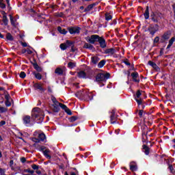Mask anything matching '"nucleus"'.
Returning a JSON list of instances; mask_svg holds the SVG:
<instances>
[{
    "label": "nucleus",
    "instance_id": "55",
    "mask_svg": "<svg viewBox=\"0 0 175 175\" xmlns=\"http://www.w3.org/2000/svg\"><path fill=\"white\" fill-rule=\"evenodd\" d=\"M139 117H143V110H140L139 112Z\"/></svg>",
    "mask_w": 175,
    "mask_h": 175
},
{
    "label": "nucleus",
    "instance_id": "34",
    "mask_svg": "<svg viewBox=\"0 0 175 175\" xmlns=\"http://www.w3.org/2000/svg\"><path fill=\"white\" fill-rule=\"evenodd\" d=\"M0 8L1 9L6 8V4H5V1H3V0H0Z\"/></svg>",
    "mask_w": 175,
    "mask_h": 175
},
{
    "label": "nucleus",
    "instance_id": "52",
    "mask_svg": "<svg viewBox=\"0 0 175 175\" xmlns=\"http://www.w3.org/2000/svg\"><path fill=\"white\" fill-rule=\"evenodd\" d=\"M5 100H10V96L9 94H6L5 96Z\"/></svg>",
    "mask_w": 175,
    "mask_h": 175
},
{
    "label": "nucleus",
    "instance_id": "9",
    "mask_svg": "<svg viewBox=\"0 0 175 175\" xmlns=\"http://www.w3.org/2000/svg\"><path fill=\"white\" fill-rule=\"evenodd\" d=\"M110 116V122L111 124H116V121H117V117L116 116V111L112 110Z\"/></svg>",
    "mask_w": 175,
    "mask_h": 175
},
{
    "label": "nucleus",
    "instance_id": "4",
    "mask_svg": "<svg viewBox=\"0 0 175 175\" xmlns=\"http://www.w3.org/2000/svg\"><path fill=\"white\" fill-rule=\"evenodd\" d=\"M99 39V36L98 35H92L90 37H88L86 38L87 42L91 43V44H94L95 42H98Z\"/></svg>",
    "mask_w": 175,
    "mask_h": 175
},
{
    "label": "nucleus",
    "instance_id": "45",
    "mask_svg": "<svg viewBox=\"0 0 175 175\" xmlns=\"http://www.w3.org/2000/svg\"><path fill=\"white\" fill-rule=\"evenodd\" d=\"M60 107H62V109H63V110H66V109H68V107H66V105L61 103L59 105Z\"/></svg>",
    "mask_w": 175,
    "mask_h": 175
},
{
    "label": "nucleus",
    "instance_id": "43",
    "mask_svg": "<svg viewBox=\"0 0 175 175\" xmlns=\"http://www.w3.org/2000/svg\"><path fill=\"white\" fill-rule=\"evenodd\" d=\"M76 120H77V117H76V116H72L70 118V122H75V121H76Z\"/></svg>",
    "mask_w": 175,
    "mask_h": 175
},
{
    "label": "nucleus",
    "instance_id": "41",
    "mask_svg": "<svg viewBox=\"0 0 175 175\" xmlns=\"http://www.w3.org/2000/svg\"><path fill=\"white\" fill-rule=\"evenodd\" d=\"M6 38L8 40H13V36H12V34L10 33H8Z\"/></svg>",
    "mask_w": 175,
    "mask_h": 175
},
{
    "label": "nucleus",
    "instance_id": "15",
    "mask_svg": "<svg viewBox=\"0 0 175 175\" xmlns=\"http://www.w3.org/2000/svg\"><path fill=\"white\" fill-rule=\"evenodd\" d=\"M1 13L3 16V23L4 25H8L9 21L8 20V16H6V12H5V11H1Z\"/></svg>",
    "mask_w": 175,
    "mask_h": 175
},
{
    "label": "nucleus",
    "instance_id": "18",
    "mask_svg": "<svg viewBox=\"0 0 175 175\" xmlns=\"http://www.w3.org/2000/svg\"><path fill=\"white\" fill-rule=\"evenodd\" d=\"M77 76L79 79H87V74L84 71H79L77 73Z\"/></svg>",
    "mask_w": 175,
    "mask_h": 175
},
{
    "label": "nucleus",
    "instance_id": "30",
    "mask_svg": "<svg viewBox=\"0 0 175 175\" xmlns=\"http://www.w3.org/2000/svg\"><path fill=\"white\" fill-rule=\"evenodd\" d=\"M105 65H106V60H101L98 64V68H103Z\"/></svg>",
    "mask_w": 175,
    "mask_h": 175
},
{
    "label": "nucleus",
    "instance_id": "7",
    "mask_svg": "<svg viewBox=\"0 0 175 175\" xmlns=\"http://www.w3.org/2000/svg\"><path fill=\"white\" fill-rule=\"evenodd\" d=\"M97 42H98L100 47H101V49H106L107 44H106V40H105V38H103V37H98V40Z\"/></svg>",
    "mask_w": 175,
    "mask_h": 175
},
{
    "label": "nucleus",
    "instance_id": "46",
    "mask_svg": "<svg viewBox=\"0 0 175 175\" xmlns=\"http://www.w3.org/2000/svg\"><path fill=\"white\" fill-rule=\"evenodd\" d=\"M66 113H67V114H68V116H72V111H70V109H69L68 108H67L65 110Z\"/></svg>",
    "mask_w": 175,
    "mask_h": 175
},
{
    "label": "nucleus",
    "instance_id": "63",
    "mask_svg": "<svg viewBox=\"0 0 175 175\" xmlns=\"http://www.w3.org/2000/svg\"><path fill=\"white\" fill-rule=\"evenodd\" d=\"M124 64H126L127 66L131 65V63L128 62H125Z\"/></svg>",
    "mask_w": 175,
    "mask_h": 175
},
{
    "label": "nucleus",
    "instance_id": "17",
    "mask_svg": "<svg viewBox=\"0 0 175 175\" xmlns=\"http://www.w3.org/2000/svg\"><path fill=\"white\" fill-rule=\"evenodd\" d=\"M131 77L133 78V81L135 83H139L140 81V79H139V73L137 72H133L131 74Z\"/></svg>",
    "mask_w": 175,
    "mask_h": 175
},
{
    "label": "nucleus",
    "instance_id": "26",
    "mask_svg": "<svg viewBox=\"0 0 175 175\" xmlns=\"http://www.w3.org/2000/svg\"><path fill=\"white\" fill-rule=\"evenodd\" d=\"M83 48L88 49L89 50H94V46L88 43H85L83 46Z\"/></svg>",
    "mask_w": 175,
    "mask_h": 175
},
{
    "label": "nucleus",
    "instance_id": "1",
    "mask_svg": "<svg viewBox=\"0 0 175 175\" xmlns=\"http://www.w3.org/2000/svg\"><path fill=\"white\" fill-rule=\"evenodd\" d=\"M31 118L36 121L37 124H40L44 118V113L40 108H34L31 112Z\"/></svg>",
    "mask_w": 175,
    "mask_h": 175
},
{
    "label": "nucleus",
    "instance_id": "57",
    "mask_svg": "<svg viewBox=\"0 0 175 175\" xmlns=\"http://www.w3.org/2000/svg\"><path fill=\"white\" fill-rule=\"evenodd\" d=\"M51 100H52L53 103H55V101L57 100V98H55V97H52Z\"/></svg>",
    "mask_w": 175,
    "mask_h": 175
},
{
    "label": "nucleus",
    "instance_id": "51",
    "mask_svg": "<svg viewBox=\"0 0 175 175\" xmlns=\"http://www.w3.org/2000/svg\"><path fill=\"white\" fill-rule=\"evenodd\" d=\"M21 161L22 162V163H25V162H27V159L25 157H22L21 159Z\"/></svg>",
    "mask_w": 175,
    "mask_h": 175
},
{
    "label": "nucleus",
    "instance_id": "60",
    "mask_svg": "<svg viewBox=\"0 0 175 175\" xmlns=\"http://www.w3.org/2000/svg\"><path fill=\"white\" fill-rule=\"evenodd\" d=\"M7 5H8V6H10V0H5Z\"/></svg>",
    "mask_w": 175,
    "mask_h": 175
},
{
    "label": "nucleus",
    "instance_id": "33",
    "mask_svg": "<svg viewBox=\"0 0 175 175\" xmlns=\"http://www.w3.org/2000/svg\"><path fill=\"white\" fill-rule=\"evenodd\" d=\"M33 75L38 80H42V75L40 73L33 72Z\"/></svg>",
    "mask_w": 175,
    "mask_h": 175
},
{
    "label": "nucleus",
    "instance_id": "25",
    "mask_svg": "<svg viewBox=\"0 0 175 175\" xmlns=\"http://www.w3.org/2000/svg\"><path fill=\"white\" fill-rule=\"evenodd\" d=\"M148 65H150V66H152V68H153V69H157L158 68V66L154 62L149 61L148 62Z\"/></svg>",
    "mask_w": 175,
    "mask_h": 175
},
{
    "label": "nucleus",
    "instance_id": "23",
    "mask_svg": "<svg viewBox=\"0 0 175 175\" xmlns=\"http://www.w3.org/2000/svg\"><path fill=\"white\" fill-rule=\"evenodd\" d=\"M144 16L146 20H148V18H150V12L148 11V7L146 8V10H145Z\"/></svg>",
    "mask_w": 175,
    "mask_h": 175
},
{
    "label": "nucleus",
    "instance_id": "20",
    "mask_svg": "<svg viewBox=\"0 0 175 175\" xmlns=\"http://www.w3.org/2000/svg\"><path fill=\"white\" fill-rule=\"evenodd\" d=\"M50 152H51V151H50V150H49V149H46L43 151V154H44V157H46V158H47V159H51V156H50Z\"/></svg>",
    "mask_w": 175,
    "mask_h": 175
},
{
    "label": "nucleus",
    "instance_id": "22",
    "mask_svg": "<svg viewBox=\"0 0 175 175\" xmlns=\"http://www.w3.org/2000/svg\"><path fill=\"white\" fill-rule=\"evenodd\" d=\"M57 31L62 35H66V33H68V31H66L65 29H62V27H57Z\"/></svg>",
    "mask_w": 175,
    "mask_h": 175
},
{
    "label": "nucleus",
    "instance_id": "56",
    "mask_svg": "<svg viewBox=\"0 0 175 175\" xmlns=\"http://www.w3.org/2000/svg\"><path fill=\"white\" fill-rule=\"evenodd\" d=\"M85 95V96H89L90 97V96H91L92 94H91V93H90L88 92H86Z\"/></svg>",
    "mask_w": 175,
    "mask_h": 175
},
{
    "label": "nucleus",
    "instance_id": "31",
    "mask_svg": "<svg viewBox=\"0 0 175 175\" xmlns=\"http://www.w3.org/2000/svg\"><path fill=\"white\" fill-rule=\"evenodd\" d=\"M130 169L132 172H135V170H137V166H136V165H133L132 163H131Z\"/></svg>",
    "mask_w": 175,
    "mask_h": 175
},
{
    "label": "nucleus",
    "instance_id": "54",
    "mask_svg": "<svg viewBox=\"0 0 175 175\" xmlns=\"http://www.w3.org/2000/svg\"><path fill=\"white\" fill-rule=\"evenodd\" d=\"M25 53H27V54H32L33 52L29 49H28L25 51Z\"/></svg>",
    "mask_w": 175,
    "mask_h": 175
},
{
    "label": "nucleus",
    "instance_id": "35",
    "mask_svg": "<svg viewBox=\"0 0 175 175\" xmlns=\"http://www.w3.org/2000/svg\"><path fill=\"white\" fill-rule=\"evenodd\" d=\"M68 66L70 69H73V68H75L76 66V63H73L72 62H70L68 64Z\"/></svg>",
    "mask_w": 175,
    "mask_h": 175
},
{
    "label": "nucleus",
    "instance_id": "16",
    "mask_svg": "<svg viewBox=\"0 0 175 175\" xmlns=\"http://www.w3.org/2000/svg\"><path fill=\"white\" fill-rule=\"evenodd\" d=\"M17 18H14L12 15H10V20L11 22L12 25H14V27H16V25H18V23H17Z\"/></svg>",
    "mask_w": 175,
    "mask_h": 175
},
{
    "label": "nucleus",
    "instance_id": "28",
    "mask_svg": "<svg viewBox=\"0 0 175 175\" xmlns=\"http://www.w3.org/2000/svg\"><path fill=\"white\" fill-rule=\"evenodd\" d=\"M95 5V4H90L89 5L85 10L83 12H90V10H92V9L94 8V6Z\"/></svg>",
    "mask_w": 175,
    "mask_h": 175
},
{
    "label": "nucleus",
    "instance_id": "38",
    "mask_svg": "<svg viewBox=\"0 0 175 175\" xmlns=\"http://www.w3.org/2000/svg\"><path fill=\"white\" fill-rule=\"evenodd\" d=\"M8 111V108L0 107V113H6Z\"/></svg>",
    "mask_w": 175,
    "mask_h": 175
},
{
    "label": "nucleus",
    "instance_id": "37",
    "mask_svg": "<svg viewBox=\"0 0 175 175\" xmlns=\"http://www.w3.org/2000/svg\"><path fill=\"white\" fill-rule=\"evenodd\" d=\"M33 68L38 72H42V68H40V67L39 66V65H38V64H33Z\"/></svg>",
    "mask_w": 175,
    "mask_h": 175
},
{
    "label": "nucleus",
    "instance_id": "3",
    "mask_svg": "<svg viewBox=\"0 0 175 175\" xmlns=\"http://www.w3.org/2000/svg\"><path fill=\"white\" fill-rule=\"evenodd\" d=\"M135 100L137 102L138 106H142V109H144V105H143V98H140L142 96V92L140 90L137 91L135 94H134Z\"/></svg>",
    "mask_w": 175,
    "mask_h": 175
},
{
    "label": "nucleus",
    "instance_id": "27",
    "mask_svg": "<svg viewBox=\"0 0 175 175\" xmlns=\"http://www.w3.org/2000/svg\"><path fill=\"white\" fill-rule=\"evenodd\" d=\"M34 88L36 90H40V91H44V89H43V88L42 87V85L39 84V83H36L34 84Z\"/></svg>",
    "mask_w": 175,
    "mask_h": 175
},
{
    "label": "nucleus",
    "instance_id": "8",
    "mask_svg": "<svg viewBox=\"0 0 175 175\" xmlns=\"http://www.w3.org/2000/svg\"><path fill=\"white\" fill-rule=\"evenodd\" d=\"M72 44V42L67 40L66 43H63L60 44V49L61 50H63V51L66 50L68 47H70Z\"/></svg>",
    "mask_w": 175,
    "mask_h": 175
},
{
    "label": "nucleus",
    "instance_id": "12",
    "mask_svg": "<svg viewBox=\"0 0 175 175\" xmlns=\"http://www.w3.org/2000/svg\"><path fill=\"white\" fill-rule=\"evenodd\" d=\"M158 31V25H155L154 26H150L149 28V32L150 35H155V33Z\"/></svg>",
    "mask_w": 175,
    "mask_h": 175
},
{
    "label": "nucleus",
    "instance_id": "47",
    "mask_svg": "<svg viewBox=\"0 0 175 175\" xmlns=\"http://www.w3.org/2000/svg\"><path fill=\"white\" fill-rule=\"evenodd\" d=\"M60 105H61V103L58 102L57 100H56L55 103H53V106L59 107Z\"/></svg>",
    "mask_w": 175,
    "mask_h": 175
},
{
    "label": "nucleus",
    "instance_id": "10",
    "mask_svg": "<svg viewBox=\"0 0 175 175\" xmlns=\"http://www.w3.org/2000/svg\"><path fill=\"white\" fill-rule=\"evenodd\" d=\"M152 21L154 23H158L161 20V14L155 13L151 15Z\"/></svg>",
    "mask_w": 175,
    "mask_h": 175
},
{
    "label": "nucleus",
    "instance_id": "50",
    "mask_svg": "<svg viewBox=\"0 0 175 175\" xmlns=\"http://www.w3.org/2000/svg\"><path fill=\"white\" fill-rule=\"evenodd\" d=\"M6 122L5 120H2L0 122V126H3V125H5Z\"/></svg>",
    "mask_w": 175,
    "mask_h": 175
},
{
    "label": "nucleus",
    "instance_id": "64",
    "mask_svg": "<svg viewBox=\"0 0 175 175\" xmlns=\"http://www.w3.org/2000/svg\"><path fill=\"white\" fill-rule=\"evenodd\" d=\"M0 38H1V39H3V38H4L3 35H2V33H0Z\"/></svg>",
    "mask_w": 175,
    "mask_h": 175
},
{
    "label": "nucleus",
    "instance_id": "19",
    "mask_svg": "<svg viewBox=\"0 0 175 175\" xmlns=\"http://www.w3.org/2000/svg\"><path fill=\"white\" fill-rule=\"evenodd\" d=\"M175 42V36L171 38V39L168 42V45L167 46V50H169L172 46H173V43Z\"/></svg>",
    "mask_w": 175,
    "mask_h": 175
},
{
    "label": "nucleus",
    "instance_id": "13",
    "mask_svg": "<svg viewBox=\"0 0 175 175\" xmlns=\"http://www.w3.org/2000/svg\"><path fill=\"white\" fill-rule=\"evenodd\" d=\"M170 39V33L165 32L163 33V35L161 36V43H163L165 40H169Z\"/></svg>",
    "mask_w": 175,
    "mask_h": 175
},
{
    "label": "nucleus",
    "instance_id": "6",
    "mask_svg": "<svg viewBox=\"0 0 175 175\" xmlns=\"http://www.w3.org/2000/svg\"><path fill=\"white\" fill-rule=\"evenodd\" d=\"M23 124L25 126H31L32 124H31V116H25L23 118Z\"/></svg>",
    "mask_w": 175,
    "mask_h": 175
},
{
    "label": "nucleus",
    "instance_id": "24",
    "mask_svg": "<svg viewBox=\"0 0 175 175\" xmlns=\"http://www.w3.org/2000/svg\"><path fill=\"white\" fill-rule=\"evenodd\" d=\"M99 57L94 56L92 57V64H94V65H96V64H98V62H99Z\"/></svg>",
    "mask_w": 175,
    "mask_h": 175
},
{
    "label": "nucleus",
    "instance_id": "62",
    "mask_svg": "<svg viewBox=\"0 0 175 175\" xmlns=\"http://www.w3.org/2000/svg\"><path fill=\"white\" fill-rule=\"evenodd\" d=\"M23 47H27V43H25V42L23 43Z\"/></svg>",
    "mask_w": 175,
    "mask_h": 175
},
{
    "label": "nucleus",
    "instance_id": "5",
    "mask_svg": "<svg viewBox=\"0 0 175 175\" xmlns=\"http://www.w3.org/2000/svg\"><path fill=\"white\" fill-rule=\"evenodd\" d=\"M46 139V135L44 133H40L38 135V138H32V141L34 142V143H40V142H44V139Z\"/></svg>",
    "mask_w": 175,
    "mask_h": 175
},
{
    "label": "nucleus",
    "instance_id": "40",
    "mask_svg": "<svg viewBox=\"0 0 175 175\" xmlns=\"http://www.w3.org/2000/svg\"><path fill=\"white\" fill-rule=\"evenodd\" d=\"M26 76H27V75L25 74V72H23V71L21 72V73H20L21 79H25Z\"/></svg>",
    "mask_w": 175,
    "mask_h": 175
},
{
    "label": "nucleus",
    "instance_id": "21",
    "mask_svg": "<svg viewBox=\"0 0 175 175\" xmlns=\"http://www.w3.org/2000/svg\"><path fill=\"white\" fill-rule=\"evenodd\" d=\"M143 151L146 155H148L150 154V148L146 145H143Z\"/></svg>",
    "mask_w": 175,
    "mask_h": 175
},
{
    "label": "nucleus",
    "instance_id": "61",
    "mask_svg": "<svg viewBox=\"0 0 175 175\" xmlns=\"http://www.w3.org/2000/svg\"><path fill=\"white\" fill-rule=\"evenodd\" d=\"M172 8H173L174 13H175V4H174V5H172Z\"/></svg>",
    "mask_w": 175,
    "mask_h": 175
},
{
    "label": "nucleus",
    "instance_id": "44",
    "mask_svg": "<svg viewBox=\"0 0 175 175\" xmlns=\"http://www.w3.org/2000/svg\"><path fill=\"white\" fill-rule=\"evenodd\" d=\"M32 169H33V170H38L39 169V165H36V164H33L31 165Z\"/></svg>",
    "mask_w": 175,
    "mask_h": 175
},
{
    "label": "nucleus",
    "instance_id": "39",
    "mask_svg": "<svg viewBox=\"0 0 175 175\" xmlns=\"http://www.w3.org/2000/svg\"><path fill=\"white\" fill-rule=\"evenodd\" d=\"M5 106L7 107H10V106H12V103H10V100H5Z\"/></svg>",
    "mask_w": 175,
    "mask_h": 175
},
{
    "label": "nucleus",
    "instance_id": "11",
    "mask_svg": "<svg viewBox=\"0 0 175 175\" xmlns=\"http://www.w3.org/2000/svg\"><path fill=\"white\" fill-rule=\"evenodd\" d=\"M68 31L71 35H73L75 33H80V27H70L68 29Z\"/></svg>",
    "mask_w": 175,
    "mask_h": 175
},
{
    "label": "nucleus",
    "instance_id": "36",
    "mask_svg": "<svg viewBox=\"0 0 175 175\" xmlns=\"http://www.w3.org/2000/svg\"><path fill=\"white\" fill-rule=\"evenodd\" d=\"M111 18H113V16H111V14H105V20L107 21H110V20H111Z\"/></svg>",
    "mask_w": 175,
    "mask_h": 175
},
{
    "label": "nucleus",
    "instance_id": "59",
    "mask_svg": "<svg viewBox=\"0 0 175 175\" xmlns=\"http://www.w3.org/2000/svg\"><path fill=\"white\" fill-rule=\"evenodd\" d=\"M13 163H14L13 160H10V166H13Z\"/></svg>",
    "mask_w": 175,
    "mask_h": 175
},
{
    "label": "nucleus",
    "instance_id": "2",
    "mask_svg": "<svg viewBox=\"0 0 175 175\" xmlns=\"http://www.w3.org/2000/svg\"><path fill=\"white\" fill-rule=\"evenodd\" d=\"M110 77V74L105 73V72H100L96 76V81L100 83L102 81H106L107 79Z\"/></svg>",
    "mask_w": 175,
    "mask_h": 175
},
{
    "label": "nucleus",
    "instance_id": "29",
    "mask_svg": "<svg viewBox=\"0 0 175 175\" xmlns=\"http://www.w3.org/2000/svg\"><path fill=\"white\" fill-rule=\"evenodd\" d=\"M23 173H29L31 175H33V174L35 173V171L28 168V169H25L23 171H22Z\"/></svg>",
    "mask_w": 175,
    "mask_h": 175
},
{
    "label": "nucleus",
    "instance_id": "32",
    "mask_svg": "<svg viewBox=\"0 0 175 175\" xmlns=\"http://www.w3.org/2000/svg\"><path fill=\"white\" fill-rule=\"evenodd\" d=\"M55 73H56V75H62V73H64V71L62 70V69L57 68L55 70Z\"/></svg>",
    "mask_w": 175,
    "mask_h": 175
},
{
    "label": "nucleus",
    "instance_id": "53",
    "mask_svg": "<svg viewBox=\"0 0 175 175\" xmlns=\"http://www.w3.org/2000/svg\"><path fill=\"white\" fill-rule=\"evenodd\" d=\"M170 170L171 172V173H174V168H173V166L170 165Z\"/></svg>",
    "mask_w": 175,
    "mask_h": 175
},
{
    "label": "nucleus",
    "instance_id": "49",
    "mask_svg": "<svg viewBox=\"0 0 175 175\" xmlns=\"http://www.w3.org/2000/svg\"><path fill=\"white\" fill-rule=\"evenodd\" d=\"M158 42H159V37L157 36L154 38V43H158Z\"/></svg>",
    "mask_w": 175,
    "mask_h": 175
},
{
    "label": "nucleus",
    "instance_id": "14",
    "mask_svg": "<svg viewBox=\"0 0 175 175\" xmlns=\"http://www.w3.org/2000/svg\"><path fill=\"white\" fill-rule=\"evenodd\" d=\"M116 53V49L113 48L107 49L104 51V54H108V55H113Z\"/></svg>",
    "mask_w": 175,
    "mask_h": 175
},
{
    "label": "nucleus",
    "instance_id": "42",
    "mask_svg": "<svg viewBox=\"0 0 175 175\" xmlns=\"http://www.w3.org/2000/svg\"><path fill=\"white\" fill-rule=\"evenodd\" d=\"M75 95L77 98H79V96H84V94H83L82 92H78Z\"/></svg>",
    "mask_w": 175,
    "mask_h": 175
},
{
    "label": "nucleus",
    "instance_id": "48",
    "mask_svg": "<svg viewBox=\"0 0 175 175\" xmlns=\"http://www.w3.org/2000/svg\"><path fill=\"white\" fill-rule=\"evenodd\" d=\"M53 107H54V111H55V113H58V111H59V107L57 106H53Z\"/></svg>",
    "mask_w": 175,
    "mask_h": 175
},
{
    "label": "nucleus",
    "instance_id": "58",
    "mask_svg": "<svg viewBox=\"0 0 175 175\" xmlns=\"http://www.w3.org/2000/svg\"><path fill=\"white\" fill-rule=\"evenodd\" d=\"M36 173L37 174H38V175L42 174V172H41L40 170H37V171H36Z\"/></svg>",
    "mask_w": 175,
    "mask_h": 175
}]
</instances>
